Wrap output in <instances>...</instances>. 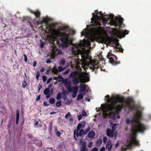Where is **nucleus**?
<instances>
[{
	"instance_id": "nucleus-9",
	"label": "nucleus",
	"mask_w": 151,
	"mask_h": 151,
	"mask_svg": "<svg viewBox=\"0 0 151 151\" xmlns=\"http://www.w3.org/2000/svg\"><path fill=\"white\" fill-rule=\"evenodd\" d=\"M83 134H84L83 130L82 129L80 130L79 133L78 132H76L75 130H74L73 137L76 141L78 140L77 137L78 138L79 136L82 137Z\"/></svg>"
},
{
	"instance_id": "nucleus-56",
	"label": "nucleus",
	"mask_w": 151,
	"mask_h": 151,
	"mask_svg": "<svg viewBox=\"0 0 151 151\" xmlns=\"http://www.w3.org/2000/svg\"><path fill=\"white\" fill-rule=\"evenodd\" d=\"M43 105L45 106H48L49 105V104H48L47 102L44 101L43 103Z\"/></svg>"
},
{
	"instance_id": "nucleus-53",
	"label": "nucleus",
	"mask_w": 151,
	"mask_h": 151,
	"mask_svg": "<svg viewBox=\"0 0 151 151\" xmlns=\"http://www.w3.org/2000/svg\"><path fill=\"white\" fill-rule=\"evenodd\" d=\"M93 143L92 142H90L88 145V147H90L92 145Z\"/></svg>"
},
{
	"instance_id": "nucleus-14",
	"label": "nucleus",
	"mask_w": 151,
	"mask_h": 151,
	"mask_svg": "<svg viewBox=\"0 0 151 151\" xmlns=\"http://www.w3.org/2000/svg\"><path fill=\"white\" fill-rule=\"evenodd\" d=\"M86 125V122L85 121H83V122L79 123L77 127L76 131L78 132L79 129L82 128H84Z\"/></svg>"
},
{
	"instance_id": "nucleus-42",
	"label": "nucleus",
	"mask_w": 151,
	"mask_h": 151,
	"mask_svg": "<svg viewBox=\"0 0 151 151\" xmlns=\"http://www.w3.org/2000/svg\"><path fill=\"white\" fill-rule=\"evenodd\" d=\"M121 149L122 151H125L127 149V146H122L121 148Z\"/></svg>"
},
{
	"instance_id": "nucleus-3",
	"label": "nucleus",
	"mask_w": 151,
	"mask_h": 151,
	"mask_svg": "<svg viewBox=\"0 0 151 151\" xmlns=\"http://www.w3.org/2000/svg\"><path fill=\"white\" fill-rule=\"evenodd\" d=\"M100 14V16H99L98 15H96V16L100 20H102V22L104 25H105V24L108 22V21H109L111 25H112L116 26H117L121 25L123 23V20L122 18H121L119 20H116L113 18L110 19L108 17H107L106 18V16L104 15L102 12H98L97 14Z\"/></svg>"
},
{
	"instance_id": "nucleus-28",
	"label": "nucleus",
	"mask_w": 151,
	"mask_h": 151,
	"mask_svg": "<svg viewBox=\"0 0 151 151\" xmlns=\"http://www.w3.org/2000/svg\"><path fill=\"white\" fill-rule=\"evenodd\" d=\"M126 123L127 124H129L130 123H132V124L134 123V122H133L132 121V120H131L129 118H127L126 119Z\"/></svg>"
},
{
	"instance_id": "nucleus-35",
	"label": "nucleus",
	"mask_w": 151,
	"mask_h": 151,
	"mask_svg": "<svg viewBox=\"0 0 151 151\" xmlns=\"http://www.w3.org/2000/svg\"><path fill=\"white\" fill-rule=\"evenodd\" d=\"M35 144H37V145L39 146H40L42 145V141L40 140H37L35 141Z\"/></svg>"
},
{
	"instance_id": "nucleus-2",
	"label": "nucleus",
	"mask_w": 151,
	"mask_h": 151,
	"mask_svg": "<svg viewBox=\"0 0 151 151\" xmlns=\"http://www.w3.org/2000/svg\"><path fill=\"white\" fill-rule=\"evenodd\" d=\"M69 31V28L67 26L59 27L58 29H53L52 32L54 37H59L60 45L63 48H67L69 45L73 44L72 37L69 36V34L66 32Z\"/></svg>"
},
{
	"instance_id": "nucleus-62",
	"label": "nucleus",
	"mask_w": 151,
	"mask_h": 151,
	"mask_svg": "<svg viewBox=\"0 0 151 151\" xmlns=\"http://www.w3.org/2000/svg\"><path fill=\"white\" fill-rule=\"evenodd\" d=\"M37 65V62L36 61H35L33 62V66L34 67H35Z\"/></svg>"
},
{
	"instance_id": "nucleus-19",
	"label": "nucleus",
	"mask_w": 151,
	"mask_h": 151,
	"mask_svg": "<svg viewBox=\"0 0 151 151\" xmlns=\"http://www.w3.org/2000/svg\"><path fill=\"white\" fill-rule=\"evenodd\" d=\"M95 135V133L93 131H91L88 132L87 137L90 138H93Z\"/></svg>"
},
{
	"instance_id": "nucleus-47",
	"label": "nucleus",
	"mask_w": 151,
	"mask_h": 151,
	"mask_svg": "<svg viewBox=\"0 0 151 151\" xmlns=\"http://www.w3.org/2000/svg\"><path fill=\"white\" fill-rule=\"evenodd\" d=\"M70 69H68L67 70L64 72L63 74L64 75L67 74L69 72Z\"/></svg>"
},
{
	"instance_id": "nucleus-52",
	"label": "nucleus",
	"mask_w": 151,
	"mask_h": 151,
	"mask_svg": "<svg viewBox=\"0 0 151 151\" xmlns=\"http://www.w3.org/2000/svg\"><path fill=\"white\" fill-rule=\"evenodd\" d=\"M24 60L25 62H26L27 60V58L25 54H24Z\"/></svg>"
},
{
	"instance_id": "nucleus-50",
	"label": "nucleus",
	"mask_w": 151,
	"mask_h": 151,
	"mask_svg": "<svg viewBox=\"0 0 151 151\" xmlns=\"http://www.w3.org/2000/svg\"><path fill=\"white\" fill-rule=\"evenodd\" d=\"M77 93L75 92H73V94H72V96L73 98H75L77 95Z\"/></svg>"
},
{
	"instance_id": "nucleus-38",
	"label": "nucleus",
	"mask_w": 151,
	"mask_h": 151,
	"mask_svg": "<svg viewBox=\"0 0 151 151\" xmlns=\"http://www.w3.org/2000/svg\"><path fill=\"white\" fill-rule=\"evenodd\" d=\"M133 144L132 141H130L127 144V147H131Z\"/></svg>"
},
{
	"instance_id": "nucleus-54",
	"label": "nucleus",
	"mask_w": 151,
	"mask_h": 151,
	"mask_svg": "<svg viewBox=\"0 0 151 151\" xmlns=\"http://www.w3.org/2000/svg\"><path fill=\"white\" fill-rule=\"evenodd\" d=\"M98 149L97 147H95L93 148L92 150L91 151H98Z\"/></svg>"
},
{
	"instance_id": "nucleus-21",
	"label": "nucleus",
	"mask_w": 151,
	"mask_h": 151,
	"mask_svg": "<svg viewBox=\"0 0 151 151\" xmlns=\"http://www.w3.org/2000/svg\"><path fill=\"white\" fill-rule=\"evenodd\" d=\"M16 124H18L19 122V111L18 109H17L16 110Z\"/></svg>"
},
{
	"instance_id": "nucleus-60",
	"label": "nucleus",
	"mask_w": 151,
	"mask_h": 151,
	"mask_svg": "<svg viewBox=\"0 0 151 151\" xmlns=\"http://www.w3.org/2000/svg\"><path fill=\"white\" fill-rule=\"evenodd\" d=\"M82 116L79 115V116H78V120H80L82 118Z\"/></svg>"
},
{
	"instance_id": "nucleus-48",
	"label": "nucleus",
	"mask_w": 151,
	"mask_h": 151,
	"mask_svg": "<svg viewBox=\"0 0 151 151\" xmlns=\"http://www.w3.org/2000/svg\"><path fill=\"white\" fill-rule=\"evenodd\" d=\"M57 136L58 137H60V136L61 133L58 131H57L56 133Z\"/></svg>"
},
{
	"instance_id": "nucleus-44",
	"label": "nucleus",
	"mask_w": 151,
	"mask_h": 151,
	"mask_svg": "<svg viewBox=\"0 0 151 151\" xmlns=\"http://www.w3.org/2000/svg\"><path fill=\"white\" fill-rule=\"evenodd\" d=\"M45 43L44 42H42L41 43L40 45V47L41 48H43L44 45L45 44Z\"/></svg>"
},
{
	"instance_id": "nucleus-11",
	"label": "nucleus",
	"mask_w": 151,
	"mask_h": 151,
	"mask_svg": "<svg viewBox=\"0 0 151 151\" xmlns=\"http://www.w3.org/2000/svg\"><path fill=\"white\" fill-rule=\"evenodd\" d=\"M83 138H82L80 140V142L81 144V151H88V149L86 148V144L85 142H81Z\"/></svg>"
},
{
	"instance_id": "nucleus-37",
	"label": "nucleus",
	"mask_w": 151,
	"mask_h": 151,
	"mask_svg": "<svg viewBox=\"0 0 151 151\" xmlns=\"http://www.w3.org/2000/svg\"><path fill=\"white\" fill-rule=\"evenodd\" d=\"M133 144L138 145L139 144V142L138 141H137L136 139L133 140L132 141Z\"/></svg>"
},
{
	"instance_id": "nucleus-16",
	"label": "nucleus",
	"mask_w": 151,
	"mask_h": 151,
	"mask_svg": "<svg viewBox=\"0 0 151 151\" xmlns=\"http://www.w3.org/2000/svg\"><path fill=\"white\" fill-rule=\"evenodd\" d=\"M50 91L49 88H46L44 90V93L46 95V97L47 99L49 98L50 96Z\"/></svg>"
},
{
	"instance_id": "nucleus-8",
	"label": "nucleus",
	"mask_w": 151,
	"mask_h": 151,
	"mask_svg": "<svg viewBox=\"0 0 151 151\" xmlns=\"http://www.w3.org/2000/svg\"><path fill=\"white\" fill-rule=\"evenodd\" d=\"M128 30H122L121 29H119L116 28V34L118 37L120 38L122 37H124L126 35L128 34L129 33Z\"/></svg>"
},
{
	"instance_id": "nucleus-46",
	"label": "nucleus",
	"mask_w": 151,
	"mask_h": 151,
	"mask_svg": "<svg viewBox=\"0 0 151 151\" xmlns=\"http://www.w3.org/2000/svg\"><path fill=\"white\" fill-rule=\"evenodd\" d=\"M40 73L38 71L36 75V78L37 80H38L39 79V77L40 76Z\"/></svg>"
},
{
	"instance_id": "nucleus-29",
	"label": "nucleus",
	"mask_w": 151,
	"mask_h": 151,
	"mask_svg": "<svg viewBox=\"0 0 151 151\" xmlns=\"http://www.w3.org/2000/svg\"><path fill=\"white\" fill-rule=\"evenodd\" d=\"M90 127L89 126L84 131L83 130L84 134H86L90 130Z\"/></svg>"
},
{
	"instance_id": "nucleus-10",
	"label": "nucleus",
	"mask_w": 151,
	"mask_h": 151,
	"mask_svg": "<svg viewBox=\"0 0 151 151\" xmlns=\"http://www.w3.org/2000/svg\"><path fill=\"white\" fill-rule=\"evenodd\" d=\"M81 51L80 50H78L77 52V54H76V56H77V57L78 59H79V58H78V55L79 54H80L81 55V58L84 61H86L88 59H90L88 56L87 55H83V53H81Z\"/></svg>"
},
{
	"instance_id": "nucleus-32",
	"label": "nucleus",
	"mask_w": 151,
	"mask_h": 151,
	"mask_svg": "<svg viewBox=\"0 0 151 151\" xmlns=\"http://www.w3.org/2000/svg\"><path fill=\"white\" fill-rule=\"evenodd\" d=\"M61 93L60 92L58 93L57 95L56 98L57 100H59L61 98Z\"/></svg>"
},
{
	"instance_id": "nucleus-15",
	"label": "nucleus",
	"mask_w": 151,
	"mask_h": 151,
	"mask_svg": "<svg viewBox=\"0 0 151 151\" xmlns=\"http://www.w3.org/2000/svg\"><path fill=\"white\" fill-rule=\"evenodd\" d=\"M114 134V132L111 131L110 129H107L106 130V135L107 136L110 137H113Z\"/></svg>"
},
{
	"instance_id": "nucleus-27",
	"label": "nucleus",
	"mask_w": 151,
	"mask_h": 151,
	"mask_svg": "<svg viewBox=\"0 0 151 151\" xmlns=\"http://www.w3.org/2000/svg\"><path fill=\"white\" fill-rule=\"evenodd\" d=\"M12 119H10L8 121V129L9 130V131H10V128L11 127V126L12 124Z\"/></svg>"
},
{
	"instance_id": "nucleus-18",
	"label": "nucleus",
	"mask_w": 151,
	"mask_h": 151,
	"mask_svg": "<svg viewBox=\"0 0 151 151\" xmlns=\"http://www.w3.org/2000/svg\"><path fill=\"white\" fill-rule=\"evenodd\" d=\"M78 72L77 71H74L71 73L70 75V77L72 78H76V76L78 75Z\"/></svg>"
},
{
	"instance_id": "nucleus-13",
	"label": "nucleus",
	"mask_w": 151,
	"mask_h": 151,
	"mask_svg": "<svg viewBox=\"0 0 151 151\" xmlns=\"http://www.w3.org/2000/svg\"><path fill=\"white\" fill-rule=\"evenodd\" d=\"M101 40L103 43L109 42V41L111 39V37H105L101 36L99 38Z\"/></svg>"
},
{
	"instance_id": "nucleus-17",
	"label": "nucleus",
	"mask_w": 151,
	"mask_h": 151,
	"mask_svg": "<svg viewBox=\"0 0 151 151\" xmlns=\"http://www.w3.org/2000/svg\"><path fill=\"white\" fill-rule=\"evenodd\" d=\"M112 147V144H111L110 140L108 141L106 145V149L108 150V151H110Z\"/></svg>"
},
{
	"instance_id": "nucleus-12",
	"label": "nucleus",
	"mask_w": 151,
	"mask_h": 151,
	"mask_svg": "<svg viewBox=\"0 0 151 151\" xmlns=\"http://www.w3.org/2000/svg\"><path fill=\"white\" fill-rule=\"evenodd\" d=\"M80 90L79 93H83V94L85 95L86 90V85L81 84L80 86Z\"/></svg>"
},
{
	"instance_id": "nucleus-22",
	"label": "nucleus",
	"mask_w": 151,
	"mask_h": 151,
	"mask_svg": "<svg viewBox=\"0 0 151 151\" xmlns=\"http://www.w3.org/2000/svg\"><path fill=\"white\" fill-rule=\"evenodd\" d=\"M72 82L73 84L74 85H77L79 83V80L77 78H73L72 80Z\"/></svg>"
},
{
	"instance_id": "nucleus-25",
	"label": "nucleus",
	"mask_w": 151,
	"mask_h": 151,
	"mask_svg": "<svg viewBox=\"0 0 151 151\" xmlns=\"http://www.w3.org/2000/svg\"><path fill=\"white\" fill-rule=\"evenodd\" d=\"M102 139H97L96 142V146H100L102 142Z\"/></svg>"
},
{
	"instance_id": "nucleus-64",
	"label": "nucleus",
	"mask_w": 151,
	"mask_h": 151,
	"mask_svg": "<svg viewBox=\"0 0 151 151\" xmlns=\"http://www.w3.org/2000/svg\"><path fill=\"white\" fill-rule=\"evenodd\" d=\"M28 23H29V25L30 26V27H33V25L30 22H29V21L28 22Z\"/></svg>"
},
{
	"instance_id": "nucleus-49",
	"label": "nucleus",
	"mask_w": 151,
	"mask_h": 151,
	"mask_svg": "<svg viewBox=\"0 0 151 151\" xmlns=\"http://www.w3.org/2000/svg\"><path fill=\"white\" fill-rule=\"evenodd\" d=\"M42 79L43 81L44 82H45L46 80L47 77L45 76H42Z\"/></svg>"
},
{
	"instance_id": "nucleus-61",
	"label": "nucleus",
	"mask_w": 151,
	"mask_h": 151,
	"mask_svg": "<svg viewBox=\"0 0 151 151\" xmlns=\"http://www.w3.org/2000/svg\"><path fill=\"white\" fill-rule=\"evenodd\" d=\"M45 71V68L44 67L40 69V71L41 72H44Z\"/></svg>"
},
{
	"instance_id": "nucleus-24",
	"label": "nucleus",
	"mask_w": 151,
	"mask_h": 151,
	"mask_svg": "<svg viewBox=\"0 0 151 151\" xmlns=\"http://www.w3.org/2000/svg\"><path fill=\"white\" fill-rule=\"evenodd\" d=\"M93 25L96 27L100 26L101 25V24L97 20H95L93 23Z\"/></svg>"
},
{
	"instance_id": "nucleus-51",
	"label": "nucleus",
	"mask_w": 151,
	"mask_h": 151,
	"mask_svg": "<svg viewBox=\"0 0 151 151\" xmlns=\"http://www.w3.org/2000/svg\"><path fill=\"white\" fill-rule=\"evenodd\" d=\"M70 115V112H68L65 115V117L67 119L68 116Z\"/></svg>"
},
{
	"instance_id": "nucleus-59",
	"label": "nucleus",
	"mask_w": 151,
	"mask_h": 151,
	"mask_svg": "<svg viewBox=\"0 0 151 151\" xmlns=\"http://www.w3.org/2000/svg\"><path fill=\"white\" fill-rule=\"evenodd\" d=\"M51 63V60L48 59L46 61V63L48 64L50 63Z\"/></svg>"
},
{
	"instance_id": "nucleus-45",
	"label": "nucleus",
	"mask_w": 151,
	"mask_h": 151,
	"mask_svg": "<svg viewBox=\"0 0 151 151\" xmlns=\"http://www.w3.org/2000/svg\"><path fill=\"white\" fill-rule=\"evenodd\" d=\"M107 140V138L106 137H104L103 138V141L104 143H106Z\"/></svg>"
},
{
	"instance_id": "nucleus-6",
	"label": "nucleus",
	"mask_w": 151,
	"mask_h": 151,
	"mask_svg": "<svg viewBox=\"0 0 151 151\" xmlns=\"http://www.w3.org/2000/svg\"><path fill=\"white\" fill-rule=\"evenodd\" d=\"M107 57L109 59L110 63L113 65H116L120 63V61H117V56L113 54L109 53L107 55Z\"/></svg>"
},
{
	"instance_id": "nucleus-43",
	"label": "nucleus",
	"mask_w": 151,
	"mask_h": 151,
	"mask_svg": "<svg viewBox=\"0 0 151 151\" xmlns=\"http://www.w3.org/2000/svg\"><path fill=\"white\" fill-rule=\"evenodd\" d=\"M82 116H85L86 115V114L84 110L82 111Z\"/></svg>"
},
{
	"instance_id": "nucleus-55",
	"label": "nucleus",
	"mask_w": 151,
	"mask_h": 151,
	"mask_svg": "<svg viewBox=\"0 0 151 151\" xmlns=\"http://www.w3.org/2000/svg\"><path fill=\"white\" fill-rule=\"evenodd\" d=\"M52 80V78H50L47 81V84L49 83Z\"/></svg>"
},
{
	"instance_id": "nucleus-31",
	"label": "nucleus",
	"mask_w": 151,
	"mask_h": 151,
	"mask_svg": "<svg viewBox=\"0 0 151 151\" xmlns=\"http://www.w3.org/2000/svg\"><path fill=\"white\" fill-rule=\"evenodd\" d=\"M92 66L94 70H95V69L97 70L99 68V67L96 63H94L93 65H92Z\"/></svg>"
},
{
	"instance_id": "nucleus-57",
	"label": "nucleus",
	"mask_w": 151,
	"mask_h": 151,
	"mask_svg": "<svg viewBox=\"0 0 151 151\" xmlns=\"http://www.w3.org/2000/svg\"><path fill=\"white\" fill-rule=\"evenodd\" d=\"M40 99V95H39L37 97V99H36V101H37L39 100Z\"/></svg>"
},
{
	"instance_id": "nucleus-58",
	"label": "nucleus",
	"mask_w": 151,
	"mask_h": 151,
	"mask_svg": "<svg viewBox=\"0 0 151 151\" xmlns=\"http://www.w3.org/2000/svg\"><path fill=\"white\" fill-rule=\"evenodd\" d=\"M63 54L61 50H60L58 51V54Z\"/></svg>"
},
{
	"instance_id": "nucleus-41",
	"label": "nucleus",
	"mask_w": 151,
	"mask_h": 151,
	"mask_svg": "<svg viewBox=\"0 0 151 151\" xmlns=\"http://www.w3.org/2000/svg\"><path fill=\"white\" fill-rule=\"evenodd\" d=\"M27 85V83L25 82V81H24L22 83V86L24 88H25L26 86Z\"/></svg>"
},
{
	"instance_id": "nucleus-40",
	"label": "nucleus",
	"mask_w": 151,
	"mask_h": 151,
	"mask_svg": "<svg viewBox=\"0 0 151 151\" xmlns=\"http://www.w3.org/2000/svg\"><path fill=\"white\" fill-rule=\"evenodd\" d=\"M116 124L113 125L112 127V130L113 132H114L116 129Z\"/></svg>"
},
{
	"instance_id": "nucleus-20",
	"label": "nucleus",
	"mask_w": 151,
	"mask_h": 151,
	"mask_svg": "<svg viewBox=\"0 0 151 151\" xmlns=\"http://www.w3.org/2000/svg\"><path fill=\"white\" fill-rule=\"evenodd\" d=\"M31 12L35 15L36 18H40V13L39 11L37 10L35 11H32Z\"/></svg>"
},
{
	"instance_id": "nucleus-26",
	"label": "nucleus",
	"mask_w": 151,
	"mask_h": 151,
	"mask_svg": "<svg viewBox=\"0 0 151 151\" xmlns=\"http://www.w3.org/2000/svg\"><path fill=\"white\" fill-rule=\"evenodd\" d=\"M65 60L64 58H63L59 61V64L61 66H63L65 65Z\"/></svg>"
},
{
	"instance_id": "nucleus-30",
	"label": "nucleus",
	"mask_w": 151,
	"mask_h": 151,
	"mask_svg": "<svg viewBox=\"0 0 151 151\" xmlns=\"http://www.w3.org/2000/svg\"><path fill=\"white\" fill-rule=\"evenodd\" d=\"M83 94H81V93L78 94L77 97V99L78 100H79L81 99H82L83 98Z\"/></svg>"
},
{
	"instance_id": "nucleus-4",
	"label": "nucleus",
	"mask_w": 151,
	"mask_h": 151,
	"mask_svg": "<svg viewBox=\"0 0 151 151\" xmlns=\"http://www.w3.org/2000/svg\"><path fill=\"white\" fill-rule=\"evenodd\" d=\"M137 125H131V131L132 132V140L136 139L137 134L138 132L142 133L146 129L143 125L139 123Z\"/></svg>"
},
{
	"instance_id": "nucleus-36",
	"label": "nucleus",
	"mask_w": 151,
	"mask_h": 151,
	"mask_svg": "<svg viewBox=\"0 0 151 151\" xmlns=\"http://www.w3.org/2000/svg\"><path fill=\"white\" fill-rule=\"evenodd\" d=\"M55 99L53 98H51L49 100V102L51 104H53L55 102Z\"/></svg>"
},
{
	"instance_id": "nucleus-39",
	"label": "nucleus",
	"mask_w": 151,
	"mask_h": 151,
	"mask_svg": "<svg viewBox=\"0 0 151 151\" xmlns=\"http://www.w3.org/2000/svg\"><path fill=\"white\" fill-rule=\"evenodd\" d=\"M64 69L63 67L61 66H59L58 67V72H60L61 71H63V70Z\"/></svg>"
},
{
	"instance_id": "nucleus-1",
	"label": "nucleus",
	"mask_w": 151,
	"mask_h": 151,
	"mask_svg": "<svg viewBox=\"0 0 151 151\" xmlns=\"http://www.w3.org/2000/svg\"><path fill=\"white\" fill-rule=\"evenodd\" d=\"M128 101L126 102V105H118L117 106L116 105L118 103H123L124 102L123 99L120 98L119 96H116L114 98H112L111 99V104L109 105L106 109H105L103 111V115H106L107 113L109 112V115L111 118H115V114H118L119 112L124 107H128L131 110H133L136 109V106L134 104H131V103L133 102V99H129Z\"/></svg>"
},
{
	"instance_id": "nucleus-7",
	"label": "nucleus",
	"mask_w": 151,
	"mask_h": 151,
	"mask_svg": "<svg viewBox=\"0 0 151 151\" xmlns=\"http://www.w3.org/2000/svg\"><path fill=\"white\" fill-rule=\"evenodd\" d=\"M136 119H132V121L134 123H133L132 125H137V124L139 123L143 125L144 127L146 128L145 125L143 123H142L140 120L141 119L142 117V113L141 112H138L135 115Z\"/></svg>"
},
{
	"instance_id": "nucleus-33",
	"label": "nucleus",
	"mask_w": 151,
	"mask_h": 151,
	"mask_svg": "<svg viewBox=\"0 0 151 151\" xmlns=\"http://www.w3.org/2000/svg\"><path fill=\"white\" fill-rule=\"evenodd\" d=\"M61 100L58 101L56 103V105L57 107H59L61 106Z\"/></svg>"
},
{
	"instance_id": "nucleus-34",
	"label": "nucleus",
	"mask_w": 151,
	"mask_h": 151,
	"mask_svg": "<svg viewBox=\"0 0 151 151\" xmlns=\"http://www.w3.org/2000/svg\"><path fill=\"white\" fill-rule=\"evenodd\" d=\"M52 72L55 74H56L58 72V69L55 66H54L53 67V70L52 71Z\"/></svg>"
},
{
	"instance_id": "nucleus-63",
	"label": "nucleus",
	"mask_w": 151,
	"mask_h": 151,
	"mask_svg": "<svg viewBox=\"0 0 151 151\" xmlns=\"http://www.w3.org/2000/svg\"><path fill=\"white\" fill-rule=\"evenodd\" d=\"M42 124H39L37 126V127H42Z\"/></svg>"
},
{
	"instance_id": "nucleus-23",
	"label": "nucleus",
	"mask_w": 151,
	"mask_h": 151,
	"mask_svg": "<svg viewBox=\"0 0 151 151\" xmlns=\"http://www.w3.org/2000/svg\"><path fill=\"white\" fill-rule=\"evenodd\" d=\"M116 45L117 47V48L119 50V51L123 53L124 49L122 48L121 45H120V44L118 43L116 44Z\"/></svg>"
},
{
	"instance_id": "nucleus-5",
	"label": "nucleus",
	"mask_w": 151,
	"mask_h": 151,
	"mask_svg": "<svg viewBox=\"0 0 151 151\" xmlns=\"http://www.w3.org/2000/svg\"><path fill=\"white\" fill-rule=\"evenodd\" d=\"M63 83L65 86L68 90L69 92L73 91V92L77 93L78 91V88L77 86H75L72 87V83L70 81L68 80H65L63 81Z\"/></svg>"
}]
</instances>
